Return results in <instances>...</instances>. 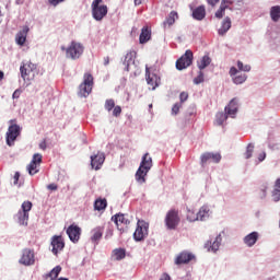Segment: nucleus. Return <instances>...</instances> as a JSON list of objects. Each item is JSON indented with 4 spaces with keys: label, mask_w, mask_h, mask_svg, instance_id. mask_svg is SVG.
I'll return each mask as SVG.
<instances>
[{
    "label": "nucleus",
    "mask_w": 280,
    "mask_h": 280,
    "mask_svg": "<svg viewBox=\"0 0 280 280\" xmlns=\"http://www.w3.org/2000/svg\"><path fill=\"white\" fill-rule=\"evenodd\" d=\"M61 51H66V58L69 60H80L84 55V45L80 42L72 40L67 48L61 46Z\"/></svg>",
    "instance_id": "obj_1"
},
{
    "label": "nucleus",
    "mask_w": 280,
    "mask_h": 280,
    "mask_svg": "<svg viewBox=\"0 0 280 280\" xmlns=\"http://www.w3.org/2000/svg\"><path fill=\"white\" fill-rule=\"evenodd\" d=\"M150 170H152V159L150 158V153H145L142 156L138 171L136 172L137 183L143 185V183H145V176H148V172H150Z\"/></svg>",
    "instance_id": "obj_2"
},
{
    "label": "nucleus",
    "mask_w": 280,
    "mask_h": 280,
    "mask_svg": "<svg viewBox=\"0 0 280 280\" xmlns=\"http://www.w3.org/2000/svg\"><path fill=\"white\" fill-rule=\"evenodd\" d=\"M21 78L24 82H30L38 74V66L32 61H23L20 66Z\"/></svg>",
    "instance_id": "obj_3"
},
{
    "label": "nucleus",
    "mask_w": 280,
    "mask_h": 280,
    "mask_svg": "<svg viewBox=\"0 0 280 280\" xmlns=\"http://www.w3.org/2000/svg\"><path fill=\"white\" fill-rule=\"evenodd\" d=\"M30 211H32V201H24L21 209L14 215V221L20 224V226H27V222H30Z\"/></svg>",
    "instance_id": "obj_4"
},
{
    "label": "nucleus",
    "mask_w": 280,
    "mask_h": 280,
    "mask_svg": "<svg viewBox=\"0 0 280 280\" xmlns=\"http://www.w3.org/2000/svg\"><path fill=\"white\" fill-rule=\"evenodd\" d=\"M93 91V74L85 73L83 77V82L79 85V97H86L88 95H91V92Z\"/></svg>",
    "instance_id": "obj_5"
},
{
    "label": "nucleus",
    "mask_w": 280,
    "mask_h": 280,
    "mask_svg": "<svg viewBox=\"0 0 280 280\" xmlns=\"http://www.w3.org/2000/svg\"><path fill=\"white\" fill-rule=\"evenodd\" d=\"M102 0H94L92 2V16L95 21H102L108 14V7L101 4Z\"/></svg>",
    "instance_id": "obj_6"
},
{
    "label": "nucleus",
    "mask_w": 280,
    "mask_h": 280,
    "mask_svg": "<svg viewBox=\"0 0 280 280\" xmlns=\"http://www.w3.org/2000/svg\"><path fill=\"white\" fill-rule=\"evenodd\" d=\"M148 229H150V223L143 220H138L137 229L133 233V240L136 242H143V240L148 237Z\"/></svg>",
    "instance_id": "obj_7"
},
{
    "label": "nucleus",
    "mask_w": 280,
    "mask_h": 280,
    "mask_svg": "<svg viewBox=\"0 0 280 280\" xmlns=\"http://www.w3.org/2000/svg\"><path fill=\"white\" fill-rule=\"evenodd\" d=\"M145 80L147 84L154 91L161 84V78L156 74V69L145 66Z\"/></svg>",
    "instance_id": "obj_8"
},
{
    "label": "nucleus",
    "mask_w": 280,
    "mask_h": 280,
    "mask_svg": "<svg viewBox=\"0 0 280 280\" xmlns=\"http://www.w3.org/2000/svg\"><path fill=\"white\" fill-rule=\"evenodd\" d=\"M21 135V126L16 124H12L9 126L5 139H7V145L12 148L14 145V142L16 141V138Z\"/></svg>",
    "instance_id": "obj_9"
},
{
    "label": "nucleus",
    "mask_w": 280,
    "mask_h": 280,
    "mask_svg": "<svg viewBox=\"0 0 280 280\" xmlns=\"http://www.w3.org/2000/svg\"><path fill=\"white\" fill-rule=\"evenodd\" d=\"M194 62V52L191 50H186V52L176 61V69L183 71L187 67H191Z\"/></svg>",
    "instance_id": "obj_10"
},
{
    "label": "nucleus",
    "mask_w": 280,
    "mask_h": 280,
    "mask_svg": "<svg viewBox=\"0 0 280 280\" xmlns=\"http://www.w3.org/2000/svg\"><path fill=\"white\" fill-rule=\"evenodd\" d=\"M165 224L170 231H174V229L180 224V217H178V211L170 210L165 217Z\"/></svg>",
    "instance_id": "obj_11"
},
{
    "label": "nucleus",
    "mask_w": 280,
    "mask_h": 280,
    "mask_svg": "<svg viewBox=\"0 0 280 280\" xmlns=\"http://www.w3.org/2000/svg\"><path fill=\"white\" fill-rule=\"evenodd\" d=\"M36 258L34 255V250L30 248L23 249L19 264H21L22 266H34Z\"/></svg>",
    "instance_id": "obj_12"
},
{
    "label": "nucleus",
    "mask_w": 280,
    "mask_h": 280,
    "mask_svg": "<svg viewBox=\"0 0 280 280\" xmlns=\"http://www.w3.org/2000/svg\"><path fill=\"white\" fill-rule=\"evenodd\" d=\"M222 235H224V231H221L213 242L208 241L205 244V248H207L208 253H218L220 250V246H222Z\"/></svg>",
    "instance_id": "obj_13"
},
{
    "label": "nucleus",
    "mask_w": 280,
    "mask_h": 280,
    "mask_svg": "<svg viewBox=\"0 0 280 280\" xmlns=\"http://www.w3.org/2000/svg\"><path fill=\"white\" fill-rule=\"evenodd\" d=\"M51 253L58 255L65 250V240L60 235H54L50 242Z\"/></svg>",
    "instance_id": "obj_14"
},
{
    "label": "nucleus",
    "mask_w": 280,
    "mask_h": 280,
    "mask_svg": "<svg viewBox=\"0 0 280 280\" xmlns=\"http://www.w3.org/2000/svg\"><path fill=\"white\" fill-rule=\"evenodd\" d=\"M240 110V98L234 97L230 101L228 106H225V113L231 117L232 119H235L237 117V112Z\"/></svg>",
    "instance_id": "obj_15"
},
{
    "label": "nucleus",
    "mask_w": 280,
    "mask_h": 280,
    "mask_svg": "<svg viewBox=\"0 0 280 280\" xmlns=\"http://www.w3.org/2000/svg\"><path fill=\"white\" fill-rule=\"evenodd\" d=\"M70 242H73V244H78L80 242V235L82 233V229L78 225H70L66 231Z\"/></svg>",
    "instance_id": "obj_16"
},
{
    "label": "nucleus",
    "mask_w": 280,
    "mask_h": 280,
    "mask_svg": "<svg viewBox=\"0 0 280 280\" xmlns=\"http://www.w3.org/2000/svg\"><path fill=\"white\" fill-rule=\"evenodd\" d=\"M201 165L205 166L206 163H220L222 161V155L220 153L206 152L201 154Z\"/></svg>",
    "instance_id": "obj_17"
},
{
    "label": "nucleus",
    "mask_w": 280,
    "mask_h": 280,
    "mask_svg": "<svg viewBox=\"0 0 280 280\" xmlns=\"http://www.w3.org/2000/svg\"><path fill=\"white\" fill-rule=\"evenodd\" d=\"M237 73H240V70H237V68L232 67L230 69V75H231L233 82L235 84H244V82H246V80H248V75H246L245 73H241V74H237Z\"/></svg>",
    "instance_id": "obj_18"
},
{
    "label": "nucleus",
    "mask_w": 280,
    "mask_h": 280,
    "mask_svg": "<svg viewBox=\"0 0 280 280\" xmlns=\"http://www.w3.org/2000/svg\"><path fill=\"white\" fill-rule=\"evenodd\" d=\"M104 161H106V156L104 153H97L94 155H91V166L92 170H102V165H104Z\"/></svg>",
    "instance_id": "obj_19"
},
{
    "label": "nucleus",
    "mask_w": 280,
    "mask_h": 280,
    "mask_svg": "<svg viewBox=\"0 0 280 280\" xmlns=\"http://www.w3.org/2000/svg\"><path fill=\"white\" fill-rule=\"evenodd\" d=\"M196 256L189 252H182L177 255L175 258V265L176 266H183V264H189L191 259H195Z\"/></svg>",
    "instance_id": "obj_20"
},
{
    "label": "nucleus",
    "mask_w": 280,
    "mask_h": 280,
    "mask_svg": "<svg viewBox=\"0 0 280 280\" xmlns=\"http://www.w3.org/2000/svg\"><path fill=\"white\" fill-rule=\"evenodd\" d=\"M259 241V232H250L249 234L243 237V243L247 248H253Z\"/></svg>",
    "instance_id": "obj_21"
},
{
    "label": "nucleus",
    "mask_w": 280,
    "mask_h": 280,
    "mask_svg": "<svg viewBox=\"0 0 280 280\" xmlns=\"http://www.w3.org/2000/svg\"><path fill=\"white\" fill-rule=\"evenodd\" d=\"M213 212L211 211V208L209 206H202L199 211L197 212V220L198 222H207L209 218H211V214Z\"/></svg>",
    "instance_id": "obj_22"
},
{
    "label": "nucleus",
    "mask_w": 280,
    "mask_h": 280,
    "mask_svg": "<svg viewBox=\"0 0 280 280\" xmlns=\"http://www.w3.org/2000/svg\"><path fill=\"white\" fill-rule=\"evenodd\" d=\"M30 33V26H23V28L15 35V43L23 47L25 40H27V34Z\"/></svg>",
    "instance_id": "obj_23"
},
{
    "label": "nucleus",
    "mask_w": 280,
    "mask_h": 280,
    "mask_svg": "<svg viewBox=\"0 0 280 280\" xmlns=\"http://www.w3.org/2000/svg\"><path fill=\"white\" fill-rule=\"evenodd\" d=\"M135 58H137L136 51L127 52V55L125 56V60L122 62V65L125 66V71H130V69H132V67H136Z\"/></svg>",
    "instance_id": "obj_24"
},
{
    "label": "nucleus",
    "mask_w": 280,
    "mask_h": 280,
    "mask_svg": "<svg viewBox=\"0 0 280 280\" xmlns=\"http://www.w3.org/2000/svg\"><path fill=\"white\" fill-rule=\"evenodd\" d=\"M112 222H114L116 226H121V224L128 226V224H130V219H128L127 214L118 213L112 217Z\"/></svg>",
    "instance_id": "obj_25"
},
{
    "label": "nucleus",
    "mask_w": 280,
    "mask_h": 280,
    "mask_svg": "<svg viewBox=\"0 0 280 280\" xmlns=\"http://www.w3.org/2000/svg\"><path fill=\"white\" fill-rule=\"evenodd\" d=\"M191 16L195 21H203L205 16H207V9H205V5H199L192 9Z\"/></svg>",
    "instance_id": "obj_26"
},
{
    "label": "nucleus",
    "mask_w": 280,
    "mask_h": 280,
    "mask_svg": "<svg viewBox=\"0 0 280 280\" xmlns=\"http://www.w3.org/2000/svg\"><path fill=\"white\" fill-rule=\"evenodd\" d=\"M102 235H104V226H96L92 230L91 240L94 244H98L100 240H102Z\"/></svg>",
    "instance_id": "obj_27"
},
{
    "label": "nucleus",
    "mask_w": 280,
    "mask_h": 280,
    "mask_svg": "<svg viewBox=\"0 0 280 280\" xmlns=\"http://www.w3.org/2000/svg\"><path fill=\"white\" fill-rule=\"evenodd\" d=\"M62 271V267L56 266L55 268L51 269L48 273L44 276L45 280H56L58 279V275Z\"/></svg>",
    "instance_id": "obj_28"
},
{
    "label": "nucleus",
    "mask_w": 280,
    "mask_h": 280,
    "mask_svg": "<svg viewBox=\"0 0 280 280\" xmlns=\"http://www.w3.org/2000/svg\"><path fill=\"white\" fill-rule=\"evenodd\" d=\"M231 30V18H225L221 24V27L218 30L219 36H224L226 32Z\"/></svg>",
    "instance_id": "obj_29"
},
{
    "label": "nucleus",
    "mask_w": 280,
    "mask_h": 280,
    "mask_svg": "<svg viewBox=\"0 0 280 280\" xmlns=\"http://www.w3.org/2000/svg\"><path fill=\"white\" fill-rule=\"evenodd\" d=\"M176 19H178V13L176 11H172L163 22L164 27H172V25L176 23Z\"/></svg>",
    "instance_id": "obj_30"
},
{
    "label": "nucleus",
    "mask_w": 280,
    "mask_h": 280,
    "mask_svg": "<svg viewBox=\"0 0 280 280\" xmlns=\"http://www.w3.org/2000/svg\"><path fill=\"white\" fill-rule=\"evenodd\" d=\"M271 198L273 202H279L280 200V178L276 179L273 185V190L271 192Z\"/></svg>",
    "instance_id": "obj_31"
},
{
    "label": "nucleus",
    "mask_w": 280,
    "mask_h": 280,
    "mask_svg": "<svg viewBox=\"0 0 280 280\" xmlns=\"http://www.w3.org/2000/svg\"><path fill=\"white\" fill-rule=\"evenodd\" d=\"M243 0H222L221 3L228 8H234V10H240L242 8Z\"/></svg>",
    "instance_id": "obj_32"
},
{
    "label": "nucleus",
    "mask_w": 280,
    "mask_h": 280,
    "mask_svg": "<svg viewBox=\"0 0 280 280\" xmlns=\"http://www.w3.org/2000/svg\"><path fill=\"white\" fill-rule=\"evenodd\" d=\"M112 257L115 261H121V259H126V249L124 248L114 249Z\"/></svg>",
    "instance_id": "obj_33"
},
{
    "label": "nucleus",
    "mask_w": 280,
    "mask_h": 280,
    "mask_svg": "<svg viewBox=\"0 0 280 280\" xmlns=\"http://www.w3.org/2000/svg\"><path fill=\"white\" fill-rule=\"evenodd\" d=\"M150 37H151V33H150V30L148 27H142L141 30V34H140V37H139V42L141 45L148 43V40H150Z\"/></svg>",
    "instance_id": "obj_34"
},
{
    "label": "nucleus",
    "mask_w": 280,
    "mask_h": 280,
    "mask_svg": "<svg viewBox=\"0 0 280 280\" xmlns=\"http://www.w3.org/2000/svg\"><path fill=\"white\" fill-rule=\"evenodd\" d=\"M211 65V57L209 55H205L200 61H198V69L202 71L203 69H207Z\"/></svg>",
    "instance_id": "obj_35"
},
{
    "label": "nucleus",
    "mask_w": 280,
    "mask_h": 280,
    "mask_svg": "<svg viewBox=\"0 0 280 280\" xmlns=\"http://www.w3.org/2000/svg\"><path fill=\"white\" fill-rule=\"evenodd\" d=\"M270 16H271V21H273V23L279 22V19H280V5L271 7V9H270Z\"/></svg>",
    "instance_id": "obj_36"
},
{
    "label": "nucleus",
    "mask_w": 280,
    "mask_h": 280,
    "mask_svg": "<svg viewBox=\"0 0 280 280\" xmlns=\"http://www.w3.org/2000/svg\"><path fill=\"white\" fill-rule=\"evenodd\" d=\"M229 119V115L224 112H219L215 115V124L218 126H222V124H224V121Z\"/></svg>",
    "instance_id": "obj_37"
},
{
    "label": "nucleus",
    "mask_w": 280,
    "mask_h": 280,
    "mask_svg": "<svg viewBox=\"0 0 280 280\" xmlns=\"http://www.w3.org/2000/svg\"><path fill=\"white\" fill-rule=\"evenodd\" d=\"M186 220H188V222H198V212L191 209H188L186 214Z\"/></svg>",
    "instance_id": "obj_38"
},
{
    "label": "nucleus",
    "mask_w": 280,
    "mask_h": 280,
    "mask_svg": "<svg viewBox=\"0 0 280 280\" xmlns=\"http://www.w3.org/2000/svg\"><path fill=\"white\" fill-rule=\"evenodd\" d=\"M106 199H97L95 202H94V209L96 211H104V209H106Z\"/></svg>",
    "instance_id": "obj_39"
},
{
    "label": "nucleus",
    "mask_w": 280,
    "mask_h": 280,
    "mask_svg": "<svg viewBox=\"0 0 280 280\" xmlns=\"http://www.w3.org/2000/svg\"><path fill=\"white\" fill-rule=\"evenodd\" d=\"M253 152H255V144L248 143L244 153L245 159H253Z\"/></svg>",
    "instance_id": "obj_40"
},
{
    "label": "nucleus",
    "mask_w": 280,
    "mask_h": 280,
    "mask_svg": "<svg viewBox=\"0 0 280 280\" xmlns=\"http://www.w3.org/2000/svg\"><path fill=\"white\" fill-rule=\"evenodd\" d=\"M27 171L30 176H34V174H38V164H34V162H31L27 166Z\"/></svg>",
    "instance_id": "obj_41"
},
{
    "label": "nucleus",
    "mask_w": 280,
    "mask_h": 280,
    "mask_svg": "<svg viewBox=\"0 0 280 280\" xmlns=\"http://www.w3.org/2000/svg\"><path fill=\"white\" fill-rule=\"evenodd\" d=\"M225 10H229V8L221 2L219 10L215 12L217 19H222V16H224Z\"/></svg>",
    "instance_id": "obj_42"
},
{
    "label": "nucleus",
    "mask_w": 280,
    "mask_h": 280,
    "mask_svg": "<svg viewBox=\"0 0 280 280\" xmlns=\"http://www.w3.org/2000/svg\"><path fill=\"white\" fill-rule=\"evenodd\" d=\"M237 68L238 71H244L245 73H248L250 71V65H245L242 61H237Z\"/></svg>",
    "instance_id": "obj_43"
},
{
    "label": "nucleus",
    "mask_w": 280,
    "mask_h": 280,
    "mask_svg": "<svg viewBox=\"0 0 280 280\" xmlns=\"http://www.w3.org/2000/svg\"><path fill=\"white\" fill-rule=\"evenodd\" d=\"M31 163H34L35 165H39L40 163H43V155L40 153H35L33 155Z\"/></svg>",
    "instance_id": "obj_44"
},
{
    "label": "nucleus",
    "mask_w": 280,
    "mask_h": 280,
    "mask_svg": "<svg viewBox=\"0 0 280 280\" xmlns=\"http://www.w3.org/2000/svg\"><path fill=\"white\" fill-rule=\"evenodd\" d=\"M202 82H205V73L200 70L198 75L194 79V84H202Z\"/></svg>",
    "instance_id": "obj_45"
},
{
    "label": "nucleus",
    "mask_w": 280,
    "mask_h": 280,
    "mask_svg": "<svg viewBox=\"0 0 280 280\" xmlns=\"http://www.w3.org/2000/svg\"><path fill=\"white\" fill-rule=\"evenodd\" d=\"M264 161H266V151H262L258 154L256 165H259V163H264Z\"/></svg>",
    "instance_id": "obj_46"
},
{
    "label": "nucleus",
    "mask_w": 280,
    "mask_h": 280,
    "mask_svg": "<svg viewBox=\"0 0 280 280\" xmlns=\"http://www.w3.org/2000/svg\"><path fill=\"white\" fill-rule=\"evenodd\" d=\"M115 107V101L113 100H107L105 102V108L106 110L110 112Z\"/></svg>",
    "instance_id": "obj_47"
},
{
    "label": "nucleus",
    "mask_w": 280,
    "mask_h": 280,
    "mask_svg": "<svg viewBox=\"0 0 280 280\" xmlns=\"http://www.w3.org/2000/svg\"><path fill=\"white\" fill-rule=\"evenodd\" d=\"M114 117H119L121 115V106H115L113 110Z\"/></svg>",
    "instance_id": "obj_48"
},
{
    "label": "nucleus",
    "mask_w": 280,
    "mask_h": 280,
    "mask_svg": "<svg viewBox=\"0 0 280 280\" xmlns=\"http://www.w3.org/2000/svg\"><path fill=\"white\" fill-rule=\"evenodd\" d=\"M180 110V104L176 103L172 107V115H176Z\"/></svg>",
    "instance_id": "obj_49"
},
{
    "label": "nucleus",
    "mask_w": 280,
    "mask_h": 280,
    "mask_svg": "<svg viewBox=\"0 0 280 280\" xmlns=\"http://www.w3.org/2000/svg\"><path fill=\"white\" fill-rule=\"evenodd\" d=\"M188 98H189V94L187 92H182L179 94L180 102H187Z\"/></svg>",
    "instance_id": "obj_50"
},
{
    "label": "nucleus",
    "mask_w": 280,
    "mask_h": 280,
    "mask_svg": "<svg viewBox=\"0 0 280 280\" xmlns=\"http://www.w3.org/2000/svg\"><path fill=\"white\" fill-rule=\"evenodd\" d=\"M268 187H264L260 189V198L261 200H264V198H266V196H268Z\"/></svg>",
    "instance_id": "obj_51"
},
{
    "label": "nucleus",
    "mask_w": 280,
    "mask_h": 280,
    "mask_svg": "<svg viewBox=\"0 0 280 280\" xmlns=\"http://www.w3.org/2000/svg\"><path fill=\"white\" fill-rule=\"evenodd\" d=\"M19 178H21V173L15 172L13 176V185H19Z\"/></svg>",
    "instance_id": "obj_52"
},
{
    "label": "nucleus",
    "mask_w": 280,
    "mask_h": 280,
    "mask_svg": "<svg viewBox=\"0 0 280 280\" xmlns=\"http://www.w3.org/2000/svg\"><path fill=\"white\" fill-rule=\"evenodd\" d=\"M21 93H23L21 90H15L12 95L13 100H19L21 97Z\"/></svg>",
    "instance_id": "obj_53"
},
{
    "label": "nucleus",
    "mask_w": 280,
    "mask_h": 280,
    "mask_svg": "<svg viewBox=\"0 0 280 280\" xmlns=\"http://www.w3.org/2000/svg\"><path fill=\"white\" fill-rule=\"evenodd\" d=\"M47 189H49L50 191H58V185L56 184H49L47 185Z\"/></svg>",
    "instance_id": "obj_54"
},
{
    "label": "nucleus",
    "mask_w": 280,
    "mask_h": 280,
    "mask_svg": "<svg viewBox=\"0 0 280 280\" xmlns=\"http://www.w3.org/2000/svg\"><path fill=\"white\" fill-rule=\"evenodd\" d=\"M62 2H65V0H48V3L54 7L59 5V3Z\"/></svg>",
    "instance_id": "obj_55"
},
{
    "label": "nucleus",
    "mask_w": 280,
    "mask_h": 280,
    "mask_svg": "<svg viewBox=\"0 0 280 280\" xmlns=\"http://www.w3.org/2000/svg\"><path fill=\"white\" fill-rule=\"evenodd\" d=\"M160 280H172V277H170L167 272H164V273L161 276Z\"/></svg>",
    "instance_id": "obj_56"
},
{
    "label": "nucleus",
    "mask_w": 280,
    "mask_h": 280,
    "mask_svg": "<svg viewBox=\"0 0 280 280\" xmlns=\"http://www.w3.org/2000/svg\"><path fill=\"white\" fill-rule=\"evenodd\" d=\"M40 150H47V142L43 141L39 143Z\"/></svg>",
    "instance_id": "obj_57"
},
{
    "label": "nucleus",
    "mask_w": 280,
    "mask_h": 280,
    "mask_svg": "<svg viewBox=\"0 0 280 280\" xmlns=\"http://www.w3.org/2000/svg\"><path fill=\"white\" fill-rule=\"evenodd\" d=\"M209 5H215L220 0H207Z\"/></svg>",
    "instance_id": "obj_58"
},
{
    "label": "nucleus",
    "mask_w": 280,
    "mask_h": 280,
    "mask_svg": "<svg viewBox=\"0 0 280 280\" xmlns=\"http://www.w3.org/2000/svg\"><path fill=\"white\" fill-rule=\"evenodd\" d=\"M108 237H113V231H107L106 235H105V240H108Z\"/></svg>",
    "instance_id": "obj_59"
},
{
    "label": "nucleus",
    "mask_w": 280,
    "mask_h": 280,
    "mask_svg": "<svg viewBox=\"0 0 280 280\" xmlns=\"http://www.w3.org/2000/svg\"><path fill=\"white\" fill-rule=\"evenodd\" d=\"M109 62H110V59L108 58V57H105L104 58V65L106 66V65H109Z\"/></svg>",
    "instance_id": "obj_60"
},
{
    "label": "nucleus",
    "mask_w": 280,
    "mask_h": 280,
    "mask_svg": "<svg viewBox=\"0 0 280 280\" xmlns=\"http://www.w3.org/2000/svg\"><path fill=\"white\" fill-rule=\"evenodd\" d=\"M135 1V5H141V3H143V0H133Z\"/></svg>",
    "instance_id": "obj_61"
},
{
    "label": "nucleus",
    "mask_w": 280,
    "mask_h": 280,
    "mask_svg": "<svg viewBox=\"0 0 280 280\" xmlns=\"http://www.w3.org/2000/svg\"><path fill=\"white\" fill-rule=\"evenodd\" d=\"M3 71L0 70V80H3Z\"/></svg>",
    "instance_id": "obj_62"
},
{
    "label": "nucleus",
    "mask_w": 280,
    "mask_h": 280,
    "mask_svg": "<svg viewBox=\"0 0 280 280\" xmlns=\"http://www.w3.org/2000/svg\"><path fill=\"white\" fill-rule=\"evenodd\" d=\"M15 3H16L18 5H21V3H23V1L16 0Z\"/></svg>",
    "instance_id": "obj_63"
},
{
    "label": "nucleus",
    "mask_w": 280,
    "mask_h": 280,
    "mask_svg": "<svg viewBox=\"0 0 280 280\" xmlns=\"http://www.w3.org/2000/svg\"><path fill=\"white\" fill-rule=\"evenodd\" d=\"M149 108H152V104L149 105Z\"/></svg>",
    "instance_id": "obj_64"
}]
</instances>
